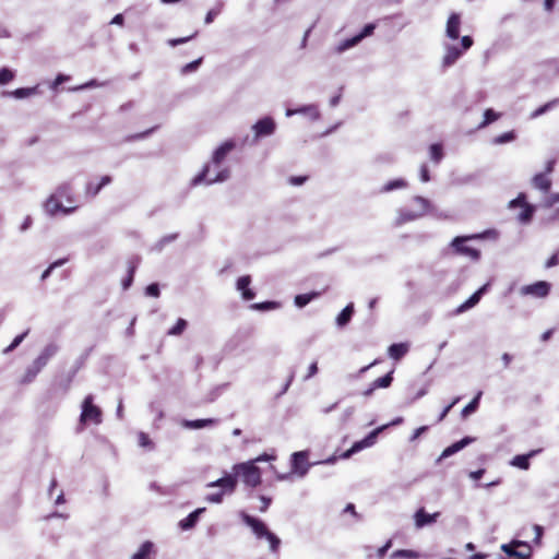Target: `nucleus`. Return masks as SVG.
I'll return each instance as SVG.
<instances>
[{
    "label": "nucleus",
    "instance_id": "1",
    "mask_svg": "<svg viewBox=\"0 0 559 559\" xmlns=\"http://www.w3.org/2000/svg\"><path fill=\"white\" fill-rule=\"evenodd\" d=\"M236 144L234 141L229 140L221 144L212 155V163L215 168H219L217 174L214 177H211V165H204L203 169L200 174H198L192 180L191 186H198L201 183L213 185L216 182H224L230 176V170L228 167L224 166V160L227 155L235 148Z\"/></svg>",
    "mask_w": 559,
    "mask_h": 559
},
{
    "label": "nucleus",
    "instance_id": "2",
    "mask_svg": "<svg viewBox=\"0 0 559 559\" xmlns=\"http://www.w3.org/2000/svg\"><path fill=\"white\" fill-rule=\"evenodd\" d=\"M241 521L251 528L257 539H265L269 543V548L272 554H278L281 547V539L273 532H271L267 525L258 518L251 516L248 513L241 511L239 513Z\"/></svg>",
    "mask_w": 559,
    "mask_h": 559
},
{
    "label": "nucleus",
    "instance_id": "3",
    "mask_svg": "<svg viewBox=\"0 0 559 559\" xmlns=\"http://www.w3.org/2000/svg\"><path fill=\"white\" fill-rule=\"evenodd\" d=\"M233 472L236 478L240 477L248 487L254 488L261 484L260 468L252 461L235 464Z\"/></svg>",
    "mask_w": 559,
    "mask_h": 559
},
{
    "label": "nucleus",
    "instance_id": "4",
    "mask_svg": "<svg viewBox=\"0 0 559 559\" xmlns=\"http://www.w3.org/2000/svg\"><path fill=\"white\" fill-rule=\"evenodd\" d=\"M413 204L419 205V210L401 209L399 211V216L396 218V225L400 226L404 223L412 222L423 217L430 211L431 206L429 200L423 197H415L413 199Z\"/></svg>",
    "mask_w": 559,
    "mask_h": 559
},
{
    "label": "nucleus",
    "instance_id": "5",
    "mask_svg": "<svg viewBox=\"0 0 559 559\" xmlns=\"http://www.w3.org/2000/svg\"><path fill=\"white\" fill-rule=\"evenodd\" d=\"M80 424L85 426L87 424L99 425L103 419L102 409L94 405V397L92 394L85 396L81 405Z\"/></svg>",
    "mask_w": 559,
    "mask_h": 559
},
{
    "label": "nucleus",
    "instance_id": "6",
    "mask_svg": "<svg viewBox=\"0 0 559 559\" xmlns=\"http://www.w3.org/2000/svg\"><path fill=\"white\" fill-rule=\"evenodd\" d=\"M473 45L471 36H463L461 39V48L454 45L445 46V55L442 60L443 67H450L463 55L464 51L468 50Z\"/></svg>",
    "mask_w": 559,
    "mask_h": 559
},
{
    "label": "nucleus",
    "instance_id": "7",
    "mask_svg": "<svg viewBox=\"0 0 559 559\" xmlns=\"http://www.w3.org/2000/svg\"><path fill=\"white\" fill-rule=\"evenodd\" d=\"M516 206L522 207V211L518 215L519 222L522 224H527L531 222L535 212V207L526 202V197L524 193H520L515 199L509 202L510 209H514Z\"/></svg>",
    "mask_w": 559,
    "mask_h": 559
},
{
    "label": "nucleus",
    "instance_id": "8",
    "mask_svg": "<svg viewBox=\"0 0 559 559\" xmlns=\"http://www.w3.org/2000/svg\"><path fill=\"white\" fill-rule=\"evenodd\" d=\"M290 463L292 473L298 475L299 477H305L311 466V463L308 462L307 451L294 452L292 454Z\"/></svg>",
    "mask_w": 559,
    "mask_h": 559
},
{
    "label": "nucleus",
    "instance_id": "9",
    "mask_svg": "<svg viewBox=\"0 0 559 559\" xmlns=\"http://www.w3.org/2000/svg\"><path fill=\"white\" fill-rule=\"evenodd\" d=\"M45 213L49 216H55L58 213H62L63 215H69L76 210V206H63L60 200L57 198V194H51L46 202L44 203Z\"/></svg>",
    "mask_w": 559,
    "mask_h": 559
},
{
    "label": "nucleus",
    "instance_id": "10",
    "mask_svg": "<svg viewBox=\"0 0 559 559\" xmlns=\"http://www.w3.org/2000/svg\"><path fill=\"white\" fill-rule=\"evenodd\" d=\"M551 285L548 282L539 281L531 285L521 287V295L534 296L536 298H545L550 292Z\"/></svg>",
    "mask_w": 559,
    "mask_h": 559
},
{
    "label": "nucleus",
    "instance_id": "11",
    "mask_svg": "<svg viewBox=\"0 0 559 559\" xmlns=\"http://www.w3.org/2000/svg\"><path fill=\"white\" fill-rule=\"evenodd\" d=\"M254 136L259 139L261 136L272 135L276 129L275 121L271 117H264L258 120L253 127Z\"/></svg>",
    "mask_w": 559,
    "mask_h": 559
},
{
    "label": "nucleus",
    "instance_id": "12",
    "mask_svg": "<svg viewBox=\"0 0 559 559\" xmlns=\"http://www.w3.org/2000/svg\"><path fill=\"white\" fill-rule=\"evenodd\" d=\"M237 486V478L235 474H225L223 477L206 485L207 488L219 487L221 491L225 493H233Z\"/></svg>",
    "mask_w": 559,
    "mask_h": 559
},
{
    "label": "nucleus",
    "instance_id": "13",
    "mask_svg": "<svg viewBox=\"0 0 559 559\" xmlns=\"http://www.w3.org/2000/svg\"><path fill=\"white\" fill-rule=\"evenodd\" d=\"M467 238L465 237H456L452 240L451 246L454 248V250L461 254L467 255L473 260H478L480 257V253L478 250L468 247L465 245Z\"/></svg>",
    "mask_w": 559,
    "mask_h": 559
},
{
    "label": "nucleus",
    "instance_id": "14",
    "mask_svg": "<svg viewBox=\"0 0 559 559\" xmlns=\"http://www.w3.org/2000/svg\"><path fill=\"white\" fill-rule=\"evenodd\" d=\"M439 515H440L439 512H435L432 514H429V513H427L425 511L424 508H420L414 514L415 526L417 528H423L426 525L432 524V523H435L437 521Z\"/></svg>",
    "mask_w": 559,
    "mask_h": 559
},
{
    "label": "nucleus",
    "instance_id": "15",
    "mask_svg": "<svg viewBox=\"0 0 559 559\" xmlns=\"http://www.w3.org/2000/svg\"><path fill=\"white\" fill-rule=\"evenodd\" d=\"M488 286L489 284H485L478 290H476L465 302L456 308L455 313L460 314L475 307L479 302L481 296L486 293Z\"/></svg>",
    "mask_w": 559,
    "mask_h": 559
},
{
    "label": "nucleus",
    "instance_id": "16",
    "mask_svg": "<svg viewBox=\"0 0 559 559\" xmlns=\"http://www.w3.org/2000/svg\"><path fill=\"white\" fill-rule=\"evenodd\" d=\"M386 426H381L372 430L366 438L360 441H356L353 444L354 451L359 452L366 448H370L376 443L378 435L383 431Z\"/></svg>",
    "mask_w": 559,
    "mask_h": 559
},
{
    "label": "nucleus",
    "instance_id": "17",
    "mask_svg": "<svg viewBox=\"0 0 559 559\" xmlns=\"http://www.w3.org/2000/svg\"><path fill=\"white\" fill-rule=\"evenodd\" d=\"M58 350L59 346L56 343H49L43 348L35 361L44 368Z\"/></svg>",
    "mask_w": 559,
    "mask_h": 559
},
{
    "label": "nucleus",
    "instance_id": "18",
    "mask_svg": "<svg viewBox=\"0 0 559 559\" xmlns=\"http://www.w3.org/2000/svg\"><path fill=\"white\" fill-rule=\"evenodd\" d=\"M473 441H474L473 438L465 437L462 440L451 444L450 447H448V448H445L443 450V452L441 453L439 460H442V459H445V457H449V456L453 455L454 453L461 451L462 449H464L466 445H468Z\"/></svg>",
    "mask_w": 559,
    "mask_h": 559
},
{
    "label": "nucleus",
    "instance_id": "19",
    "mask_svg": "<svg viewBox=\"0 0 559 559\" xmlns=\"http://www.w3.org/2000/svg\"><path fill=\"white\" fill-rule=\"evenodd\" d=\"M473 441H474L473 438L465 437L462 440L451 444L450 447H448V448H445L443 450V452L441 453L439 460H442V459H445V457H449V456L453 455L454 453L461 451L462 449H464L466 445H468Z\"/></svg>",
    "mask_w": 559,
    "mask_h": 559
},
{
    "label": "nucleus",
    "instance_id": "20",
    "mask_svg": "<svg viewBox=\"0 0 559 559\" xmlns=\"http://www.w3.org/2000/svg\"><path fill=\"white\" fill-rule=\"evenodd\" d=\"M460 15L456 13L451 14L447 23V36L451 39H457L460 35Z\"/></svg>",
    "mask_w": 559,
    "mask_h": 559
},
{
    "label": "nucleus",
    "instance_id": "21",
    "mask_svg": "<svg viewBox=\"0 0 559 559\" xmlns=\"http://www.w3.org/2000/svg\"><path fill=\"white\" fill-rule=\"evenodd\" d=\"M538 452L539 450H533L527 454L515 455L511 460L510 464L514 467L526 471L530 468V459L536 455Z\"/></svg>",
    "mask_w": 559,
    "mask_h": 559
},
{
    "label": "nucleus",
    "instance_id": "22",
    "mask_svg": "<svg viewBox=\"0 0 559 559\" xmlns=\"http://www.w3.org/2000/svg\"><path fill=\"white\" fill-rule=\"evenodd\" d=\"M250 282L251 278L249 275L241 276L237 281V289L241 292L245 300H251L255 296V294L249 288Z\"/></svg>",
    "mask_w": 559,
    "mask_h": 559
},
{
    "label": "nucleus",
    "instance_id": "23",
    "mask_svg": "<svg viewBox=\"0 0 559 559\" xmlns=\"http://www.w3.org/2000/svg\"><path fill=\"white\" fill-rule=\"evenodd\" d=\"M204 511L205 508H199L194 510L187 518L179 522V526L185 531L192 528L195 525L200 514H202Z\"/></svg>",
    "mask_w": 559,
    "mask_h": 559
},
{
    "label": "nucleus",
    "instance_id": "24",
    "mask_svg": "<svg viewBox=\"0 0 559 559\" xmlns=\"http://www.w3.org/2000/svg\"><path fill=\"white\" fill-rule=\"evenodd\" d=\"M533 186L534 188L543 191L548 192L551 187V180L548 178L546 174H537L533 177Z\"/></svg>",
    "mask_w": 559,
    "mask_h": 559
},
{
    "label": "nucleus",
    "instance_id": "25",
    "mask_svg": "<svg viewBox=\"0 0 559 559\" xmlns=\"http://www.w3.org/2000/svg\"><path fill=\"white\" fill-rule=\"evenodd\" d=\"M388 352L392 359L399 360L408 352V346L404 343L392 344Z\"/></svg>",
    "mask_w": 559,
    "mask_h": 559
},
{
    "label": "nucleus",
    "instance_id": "26",
    "mask_svg": "<svg viewBox=\"0 0 559 559\" xmlns=\"http://www.w3.org/2000/svg\"><path fill=\"white\" fill-rule=\"evenodd\" d=\"M217 423L216 419L207 418V419H197V420H185L183 426L190 429H201L207 426H213Z\"/></svg>",
    "mask_w": 559,
    "mask_h": 559
},
{
    "label": "nucleus",
    "instance_id": "27",
    "mask_svg": "<svg viewBox=\"0 0 559 559\" xmlns=\"http://www.w3.org/2000/svg\"><path fill=\"white\" fill-rule=\"evenodd\" d=\"M558 105H559V98H554V99L547 102L546 104H544L543 106L538 107L537 109H535L531 114L530 117H531V119H536V118L540 117L542 115L548 112L549 110L554 109Z\"/></svg>",
    "mask_w": 559,
    "mask_h": 559
},
{
    "label": "nucleus",
    "instance_id": "28",
    "mask_svg": "<svg viewBox=\"0 0 559 559\" xmlns=\"http://www.w3.org/2000/svg\"><path fill=\"white\" fill-rule=\"evenodd\" d=\"M354 312V305H347L336 318V324L341 328L345 326L349 321Z\"/></svg>",
    "mask_w": 559,
    "mask_h": 559
},
{
    "label": "nucleus",
    "instance_id": "29",
    "mask_svg": "<svg viewBox=\"0 0 559 559\" xmlns=\"http://www.w3.org/2000/svg\"><path fill=\"white\" fill-rule=\"evenodd\" d=\"M481 395L483 392L478 391L475 397L462 409L461 415L463 418H466L468 415L477 411Z\"/></svg>",
    "mask_w": 559,
    "mask_h": 559
},
{
    "label": "nucleus",
    "instance_id": "30",
    "mask_svg": "<svg viewBox=\"0 0 559 559\" xmlns=\"http://www.w3.org/2000/svg\"><path fill=\"white\" fill-rule=\"evenodd\" d=\"M36 92V87H22V88H16L15 91L13 92H2V96H13L15 98H26L33 94H35Z\"/></svg>",
    "mask_w": 559,
    "mask_h": 559
},
{
    "label": "nucleus",
    "instance_id": "31",
    "mask_svg": "<svg viewBox=\"0 0 559 559\" xmlns=\"http://www.w3.org/2000/svg\"><path fill=\"white\" fill-rule=\"evenodd\" d=\"M43 367L40 365H37V362L34 360L31 366L25 371V376L22 380L23 383H29L32 382L36 376L41 371Z\"/></svg>",
    "mask_w": 559,
    "mask_h": 559
},
{
    "label": "nucleus",
    "instance_id": "32",
    "mask_svg": "<svg viewBox=\"0 0 559 559\" xmlns=\"http://www.w3.org/2000/svg\"><path fill=\"white\" fill-rule=\"evenodd\" d=\"M406 187H407L406 180H404L402 178H397V179H394V180H391V181L386 182L380 189V192L386 193V192H391V191L396 190V189H403V188H406Z\"/></svg>",
    "mask_w": 559,
    "mask_h": 559
},
{
    "label": "nucleus",
    "instance_id": "33",
    "mask_svg": "<svg viewBox=\"0 0 559 559\" xmlns=\"http://www.w3.org/2000/svg\"><path fill=\"white\" fill-rule=\"evenodd\" d=\"M53 194H57V198L59 200L64 198L68 202H73L72 189L69 183H63L59 186Z\"/></svg>",
    "mask_w": 559,
    "mask_h": 559
},
{
    "label": "nucleus",
    "instance_id": "34",
    "mask_svg": "<svg viewBox=\"0 0 559 559\" xmlns=\"http://www.w3.org/2000/svg\"><path fill=\"white\" fill-rule=\"evenodd\" d=\"M297 114L308 115L312 120L320 118V112L316 105H306L296 109Z\"/></svg>",
    "mask_w": 559,
    "mask_h": 559
},
{
    "label": "nucleus",
    "instance_id": "35",
    "mask_svg": "<svg viewBox=\"0 0 559 559\" xmlns=\"http://www.w3.org/2000/svg\"><path fill=\"white\" fill-rule=\"evenodd\" d=\"M393 371H390L389 373H386L385 376L381 377V378H378L376 379L372 384H373V388L377 390V389H385V388H389L393 381Z\"/></svg>",
    "mask_w": 559,
    "mask_h": 559
},
{
    "label": "nucleus",
    "instance_id": "36",
    "mask_svg": "<svg viewBox=\"0 0 559 559\" xmlns=\"http://www.w3.org/2000/svg\"><path fill=\"white\" fill-rule=\"evenodd\" d=\"M516 547H527V543L514 540L511 544L501 545V550L509 557L513 558V554L516 551V549H515Z\"/></svg>",
    "mask_w": 559,
    "mask_h": 559
},
{
    "label": "nucleus",
    "instance_id": "37",
    "mask_svg": "<svg viewBox=\"0 0 559 559\" xmlns=\"http://www.w3.org/2000/svg\"><path fill=\"white\" fill-rule=\"evenodd\" d=\"M153 550V544L145 542L141 545L140 549L132 556V559H145Z\"/></svg>",
    "mask_w": 559,
    "mask_h": 559
},
{
    "label": "nucleus",
    "instance_id": "38",
    "mask_svg": "<svg viewBox=\"0 0 559 559\" xmlns=\"http://www.w3.org/2000/svg\"><path fill=\"white\" fill-rule=\"evenodd\" d=\"M317 296H319V294H317V293L297 295L295 297V305L299 308H302L306 305H308Z\"/></svg>",
    "mask_w": 559,
    "mask_h": 559
},
{
    "label": "nucleus",
    "instance_id": "39",
    "mask_svg": "<svg viewBox=\"0 0 559 559\" xmlns=\"http://www.w3.org/2000/svg\"><path fill=\"white\" fill-rule=\"evenodd\" d=\"M359 38L357 36H354L352 38L345 39L344 41L340 43L336 47V52L342 53L345 50L356 46L359 43Z\"/></svg>",
    "mask_w": 559,
    "mask_h": 559
},
{
    "label": "nucleus",
    "instance_id": "40",
    "mask_svg": "<svg viewBox=\"0 0 559 559\" xmlns=\"http://www.w3.org/2000/svg\"><path fill=\"white\" fill-rule=\"evenodd\" d=\"M15 76L14 71L8 68L0 69V85L8 84L11 82Z\"/></svg>",
    "mask_w": 559,
    "mask_h": 559
},
{
    "label": "nucleus",
    "instance_id": "41",
    "mask_svg": "<svg viewBox=\"0 0 559 559\" xmlns=\"http://www.w3.org/2000/svg\"><path fill=\"white\" fill-rule=\"evenodd\" d=\"M443 157V153H442V146L440 144H432L430 146V158L435 162V163H440V160L442 159Z\"/></svg>",
    "mask_w": 559,
    "mask_h": 559
},
{
    "label": "nucleus",
    "instance_id": "42",
    "mask_svg": "<svg viewBox=\"0 0 559 559\" xmlns=\"http://www.w3.org/2000/svg\"><path fill=\"white\" fill-rule=\"evenodd\" d=\"M28 332H29V330H26L22 334L16 335L14 337V340L12 341V343L3 350V353L8 354V353L12 352L13 349H15L23 342V340L27 336Z\"/></svg>",
    "mask_w": 559,
    "mask_h": 559
},
{
    "label": "nucleus",
    "instance_id": "43",
    "mask_svg": "<svg viewBox=\"0 0 559 559\" xmlns=\"http://www.w3.org/2000/svg\"><path fill=\"white\" fill-rule=\"evenodd\" d=\"M187 326V321L185 319H178L177 323L168 331V335H180Z\"/></svg>",
    "mask_w": 559,
    "mask_h": 559
},
{
    "label": "nucleus",
    "instance_id": "44",
    "mask_svg": "<svg viewBox=\"0 0 559 559\" xmlns=\"http://www.w3.org/2000/svg\"><path fill=\"white\" fill-rule=\"evenodd\" d=\"M499 118V115L495 112L492 109H487L484 114V121L480 127H485Z\"/></svg>",
    "mask_w": 559,
    "mask_h": 559
},
{
    "label": "nucleus",
    "instance_id": "45",
    "mask_svg": "<svg viewBox=\"0 0 559 559\" xmlns=\"http://www.w3.org/2000/svg\"><path fill=\"white\" fill-rule=\"evenodd\" d=\"M277 302H274V301H264V302H258V304H253L251 306L252 309H257V310H271V309H275L277 307Z\"/></svg>",
    "mask_w": 559,
    "mask_h": 559
},
{
    "label": "nucleus",
    "instance_id": "46",
    "mask_svg": "<svg viewBox=\"0 0 559 559\" xmlns=\"http://www.w3.org/2000/svg\"><path fill=\"white\" fill-rule=\"evenodd\" d=\"M201 62H202V58H199L198 60L187 63L186 66L182 67L181 73L187 74V73L195 71L199 68V66L201 64Z\"/></svg>",
    "mask_w": 559,
    "mask_h": 559
},
{
    "label": "nucleus",
    "instance_id": "47",
    "mask_svg": "<svg viewBox=\"0 0 559 559\" xmlns=\"http://www.w3.org/2000/svg\"><path fill=\"white\" fill-rule=\"evenodd\" d=\"M134 271H135V264H130L129 271H128V276L122 281L123 289H128L131 286L132 281H133Z\"/></svg>",
    "mask_w": 559,
    "mask_h": 559
},
{
    "label": "nucleus",
    "instance_id": "48",
    "mask_svg": "<svg viewBox=\"0 0 559 559\" xmlns=\"http://www.w3.org/2000/svg\"><path fill=\"white\" fill-rule=\"evenodd\" d=\"M394 558L403 557L407 559H416L418 558V554L413 550H396L392 555Z\"/></svg>",
    "mask_w": 559,
    "mask_h": 559
},
{
    "label": "nucleus",
    "instance_id": "49",
    "mask_svg": "<svg viewBox=\"0 0 559 559\" xmlns=\"http://www.w3.org/2000/svg\"><path fill=\"white\" fill-rule=\"evenodd\" d=\"M225 492L218 491L207 495L204 499L210 503H221L223 501Z\"/></svg>",
    "mask_w": 559,
    "mask_h": 559
},
{
    "label": "nucleus",
    "instance_id": "50",
    "mask_svg": "<svg viewBox=\"0 0 559 559\" xmlns=\"http://www.w3.org/2000/svg\"><path fill=\"white\" fill-rule=\"evenodd\" d=\"M514 140V133L513 132H506L495 139V143L497 144H503L507 142H511Z\"/></svg>",
    "mask_w": 559,
    "mask_h": 559
},
{
    "label": "nucleus",
    "instance_id": "51",
    "mask_svg": "<svg viewBox=\"0 0 559 559\" xmlns=\"http://www.w3.org/2000/svg\"><path fill=\"white\" fill-rule=\"evenodd\" d=\"M195 35H197V33H194V34H193V35H191V36H187V37L169 39V40H168V45H169V46H171V47H176V46H178V45H181V44L188 43V41H189V40H191Z\"/></svg>",
    "mask_w": 559,
    "mask_h": 559
},
{
    "label": "nucleus",
    "instance_id": "52",
    "mask_svg": "<svg viewBox=\"0 0 559 559\" xmlns=\"http://www.w3.org/2000/svg\"><path fill=\"white\" fill-rule=\"evenodd\" d=\"M374 28H376L374 24H371V23L367 24L364 27V29L356 36L359 38V40H362L365 37L371 35L373 33Z\"/></svg>",
    "mask_w": 559,
    "mask_h": 559
},
{
    "label": "nucleus",
    "instance_id": "53",
    "mask_svg": "<svg viewBox=\"0 0 559 559\" xmlns=\"http://www.w3.org/2000/svg\"><path fill=\"white\" fill-rule=\"evenodd\" d=\"M525 548H526V551H519V550H516L513 554V558L514 559H530L531 556H532V549H531L528 544H527V547H525Z\"/></svg>",
    "mask_w": 559,
    "mask_h": 559
},
{
    "label": "nucleus",
    "instance_id": "54",
    "mask_svg": "<svg viewBox=\"0 0 559 559\" xmlns=\"http://www.w3.org/2000/svg\"><path fill=\"white\" fill-rule=\"evenodd\" d=\"M459 401H460V396L455 397V399H454V400H453V401H452L448 406H445V407L442 409V412H441V414H440V416H439V418H438V421L443 420V419L445 418V416L449 414V412L451 411V408H452L456 403H459Z\"/></svg>",
    "mask_w": 559,
    "mask_h": 559
},
{
    "label": "nucleus",
    "instance_id": "55",
    "mask_svg": "<svg viewBox=\"0 0 559 559\" xmlns=\"http://www.w3.org/2000/svg\"><path fill=\"white\" fill-rule=\"evenodd\" d=\"M146 295L150 297H158L159 296V287L157 284H151L146 287Z\"/></svg>",
    "mask_w": 559,
    "mask_h": 559
},
{
    "label": "nucleus",
    "instance_id": "56",
    "mask_svg": "<svg viewBox=\"0 0 559 559\" xmlns=\"http://www.w3.org/2000/svg\"><path fill=\"white\" fill-rule=\"evenodd\" d=\"M139 444L143 448H146V447L152 448V442H151L148 436L144 432L139 433Z\"/></svg>",
    "mask_w": 559,
    "mask_h": 559
},
{
    "label": "nucleus",
    "instance_id": "57",
    "mask_svg": "<svg viewBox=\"0 0 559 559\" xmlns=\"http://www.w3.org/2000/svg\"><path fill=\"white\" fill-rule=\"evenodd\" d=\"M100 190L102 187L99 185L94 186L92 182H90L86 186V193L92 197H95Z\"/></svg>",
    "mask_w": 559,
    "mask_h": 559
},
{
    "label": "nucleus",
    "instance_id": "58",
    "mask_svg": "<svg viewBox=\"0 0 559 559\" xmlns=\"http://www.w3.org/2000/svg\"><path fill=\"white\" fill-rule=\"evenodd\" d=\"M428 430V427L427 426H421L417 429L414 430L413 435L411 436L409 438V441L413 442L415 441L416 439H418L424 432H426Z\"/></svg>",
    "mask_w": 559,
    "mask_h": 559
},
{
    "label": "nucleus",
    "instance_id": "59",
    "mask_svg": "<svg viewBox=\"0 0 559 559\" xmlns=\"http://www.w3.org/2000/svg\"><path fill=\"white\" fill-rule=\"evenodd\" d=\"M420 180L423 182H428L430 180L428 167L425 164L420 167Z\"/></svg>",
    "mask_w": 559,
    "mask_h": 559
},
{
    "label": "nucleus",
    "instance_id": "60",
    "mask_svg": "<svg viewBox=\"0 0 559 559\" xmlns=\"http://www.w3.org/2000/svg\"><path fill=\"white\" fill-rule=\"evenodd\" d=\"M274 459L275 456L263 453L251 461L254 462V465H257V463L272 461Z\"/></svg>",
    "mask_w": 559,
    "mask_h": 559
},
{
    "label": "nucleus",
    "instance_id": "61",
    "mask_svg": "<svg viewBox=\"0 0 559 559\" xmlns=\"http://www.w3.org/2000/svg\"><path fill=\"white\" fill-rule=\"evenodd\" d=\"M317 372H318V364H317V361H313L308 368V373L305 377V380L312 378Z\"/></svg>",
    "mask_w": 559,
    "mask_h": 559
},
{
    "label": "nucleus",
    "instance_id": "62",
    "mask_svg": "<svg viewBox=\"0 0 559 559\" xmlns=\"http://www.w3.org/2000/svg\"><path fill=\"white\" fill-rule=\"evenodd\" d=\"M558 263H559L558 254H557V253H555V254H552V255H551V257L546 261L545 266H546L547 269H549V267L556 266Z\"/></svg>",
    "mask_w": 559,
    "mask_h": 559
},
{
    "label": "nucleus",
    "instance_id": "63",
    "mask_svg": "<svg viewBox=\"0 0 559 559\" xmlns=\"http://www.w3.org/2000/svg\"><path fill=\"white\" fill-rule=\"evenodd\" d=\"M33 224V219L31 216H26L24 218V222L22 223V225L20 226V230L23 233V231H26Z\"/></svg>",
    "mask_w": 559,
    "mask_h": 559
},
{
    "label": "nucleus",
    "instance_id": "64",
    "mask_svg": "<svg viewBox=\"0 0 559 559\" xmlns=\"http://www.w3.org/2000/svg\"><path fill=\"white\" fill-rule=\"evenodd\" d=\"M260 500L262 502L260 511L265 512L267 510L269 506L271 504V498H267L265 496H260Z\"/></svg>",
    "mask_w": 559,
    "mask_h": 559
}]
</instances>
